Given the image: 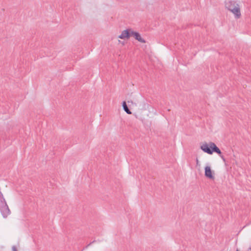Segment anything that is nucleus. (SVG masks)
<instances>
[{
  "mask_svg": "<svg viewBox=\"0 0 251 251\" xmlns=\"http://www.w3.org/2000/svg\"><path fill=\"white\" fill-rule=\"evenodd\" d=\"M226 7L232 12L235 18L239 19L241 14L239 5L235 1H229L226 3Z\"/></svg>",
  "mask_w": 251,
  "mask_h": 251,
  "instance_id": "nucleus-1",
  "label": "nucleus"
},
{
  "mask_svg": "<svg viewBox=\"0 0 251 251\" xmlns=\"http://www.w3.org/2000/svg\"><path fill=\"white\" fill-rule=\"evenodd\" d=\"M201 149L204 151L209 154H212L211 148H210V142L207 144L206 142L202 143L200 147Z\"/></svg>",
  "mask_w": 251,
  "mask_h": 251,
  "instance_id": "nucleus-2",
  "label": "nucleus"
},
{
  "mask_svg": "<svg viewBox=\"0 0 251 251\" xmlns=\"http://www.w3.org/2000/svg\"><path fill=\"white\" fill-rule=\"evenodd\" d=\"M131 31H132L131 29H126V30H123L122 32L121 35L118 36L119 38L121 39H125L126 38L128 39L131 36Z\"/></svg>",
  "mask_w": 251,
  "mask_h": 251,
  "instance_id": "nucleus-3",
  "label": "nucleus"
},
{
  "mask_svg": "<svg viewBox=\"0 0 251 251\" xmlns=\"http://www.w3.org/2000/svg\"><path fill=\"white\" fill-rule=\"evenodd\" d=\"M204 175L206 177L213 180L215 177L213 175V172L212 171L210 167L206 166L204 168Z\"/></svg>",
  "mask_w": 251,
  "mask_h": 251,
  "instance_id": "nucleus-4",
  "label": "nucleus"
},
{
  "mask_svg": "<svg viewBox=\"0 0 251 251\" xmlns=\"http://www.w3.org/2000/svg\"><path fill=\"white\" fill-rule=\"evenodd\" d=\"M131 36H133L134 38L139 42L142 43H146V41L141 37V35L138 32L132 30L131 31Z\"/></svg>",
  "mask_w": 251,
  "mask_h": 251,
  "instance_id": "nucleus-5",
  "label": "nucleus"
},
{
  "mask_svg": "<svg viewBox=\"0 0 251 251\" xmlns=\"http://www.w3.org/2000/svg\"><path fill=\"white\" fill-rule=\"evenodd\" d=\"M210 148H211L212 154L213 152L217 153L219 155L222 153L220 150L217 147L215 143L210 142Z\"/></svg>",
  "mask_w": 251,
  "mask_h": 251,
  "instance_id": "nucleus-6",
  "label": "nucleus"
},
{
  "mask_svg": "<svg viewBox=\"0 0 251 251\" xmlns=\"http://www.w3.org/2000/svg\"><path fill=\"white\" fill-rule=\"evenodd\" d=\"M122 106H123L124 110L126 112L127 114H131V112L129 109L126 101H124L123 102Z\"/></svg>",
  "mask_w": 251,
  "mask_h": 251,
  "instance_id": "nucleus-7",
  "label": "nucleus"
},
{
  "mask_svg": "<svg viewBox=\"0 0 251 251\" xmlns=\"http://www.w3.org/2000/svg\"><path fill=\"white\" fill-rule=\"evenodd\" d=\"M12 251H18L17 248L15 246H13L12 247Z\"/></svg>",
  "mask_w": 251,
  "mask_h": 251,
  "instance_id": "nucleus-8",
  "label": "nucleus"
},
{
  "mask_svg": "<svg viewBox=\"0 0 251 251\" xmlns=\"http://www.w3.org/2000/svg\"><path fill=\"white\" fill-rule=\"evenodd\" d=\"M219 156L222 158V159L224 162L226 161V159L225 158L224 156L222 155V153L221 154V155Z\"/></svg>",
  "mask_w": 251,
  "mask_h": 251,
  "instance_id": "nucleus-9",
  "label": "nucleus"
},
{
  "mask_svg": "<svg viewBox=\"0 0 251 251\" xmlns=\"http://www.w3.org/2000/svg\"><path fill=\"white\" fill-rule=\"evenodd\" d=\"M219 156L222 158V159L224 162L226 161V159L225 158L224 156L222 155V153L221 154V155Z\"/></svg>",
  "mask_w": 251,
  "mask_h": 251,
  "instance_id": "nucleus-10",
  "label": "nucleus"
},
{
  "mask_svg": "<svg viewBox=\"0 0 251 251\" xmlns=\"http://www.w3.org/2000/svg\"><path fill=\"white\" fill-rule=\"evenodd\" d=\"M95 242V241H93V242H91L90 244H89L85 248H87L88 246H89L90 245H91L92 243H94Z\"/></svg>",
  "mask_w": 251,
  "mask_h": 251,
  "instance_id": "nucleus-11",
  "label": "nucleus"
},
{
  "mask_svg": "<svg viewBox=\"0 0 251 251\" xmlns=\"http://www.w3.org/2000/svg\"><path fill=\"white\" fill-rule=\"evenodd\" d=\"M196 163H197V166H198V165H199V166H200V164H199V160H198V158H197V159H196Z\"/></svg>",
  "mask_w": 251,
  "mask_h": 251,
  "instance_id": "nucleus-12",
  "label": "nucleus"
},
{
  "mask_svg": "<svg viewBox=\"0 0 251 251\" xmlns=\"http://www.w3.org/2000/svg\"><path fill=\"white\" fill-rule=\"evenodd\" d=\"M236 251H239L238 249H237Z\"/></svg>",
  "mask_w": 251,
  "mask_h": 251,
  "instance_id": "nucleus-13",
  "label": "nucleus"
}]
</instances>
